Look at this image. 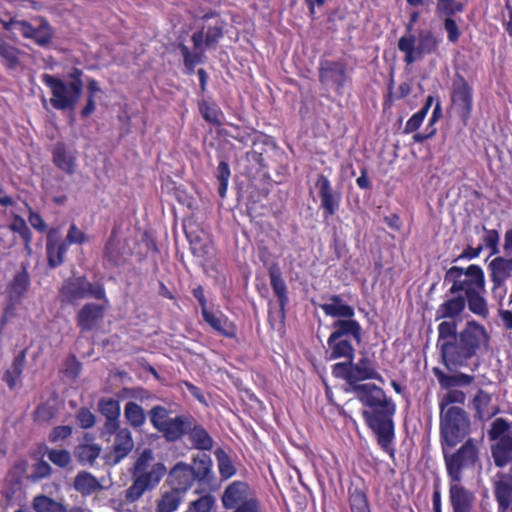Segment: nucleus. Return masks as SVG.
Here are the masks:
<instances>
[{"label": "nucleus", "mask_w": 512, "mask_h": 512, "mask_svg": "<svg viewBox=\"0 0 512 512\" xmlns=\"http://www.w3.org/2000/svg\"><path fill=\"white\" fill-rule=\"evenodd\" d=\"M333 331L327 339L329 360L343 358L344 362L332 366V374L338 379L345 380L349 386L346 392H351L356 399L368 409L362 411V417L367 427L376 437L380 448L390 457L395 455L393 442L395 439L394 416L396 403L386 395L385 391L374 383H356L353 373L355 348L362 341V327L358 321H334Z\"/></svg>", "instance_id": "nucleus-1"}, {"label": "nucleus", "mask_w": 512, "mask_h": 512, "mask_svg": "<svg viewBox=\"0 0 512 512\" xmlns=\"http://www.w3.org/2000/svg\"><path fill=\"white\" fill-rule=\"evenodd\" d=\"M444 283L451 284L446 296L436 310V319H454L465 310L466 304L471 313L486 319L489 316L485 274L481 266L471 264L466 268L450 267L444 276Z\"/></svg>", "instance_id": "nucleus-2"}, {"label": "nucleus", "mask_w": 512, "mask_h": 512, "mask_svg": "<svg viewBox=\"0 0 512 512\" xmlns=\"http://www.w3.org/2000/svg\"><path fill=\"white\" fill-rule=\"evenodd\" d=\"M489 340L486 328L475 320L467 321L459 332L455 321L438 325L437 346L442 363L449 371L468 367L472 359L487 349Z\"/></svg>", "instance_id": "nucleus-3"}, {"label": "nucleus", "mask_w": 512, "mask_h": 512, "mask_svg": "<svg viewBox=\"0 0 512 512\" xmlns=\"http://www.w3.org/2000/svg\"><path fill=\"white\" fill-rule=\"evenodd\" d=\"M482 441L468 437L459 448L441 449L449 478V497L475 499L472 491L461 484L465 471H474L481 464Z\"/></svg>", "instance_id": "nucleus-4"}, {"label": "nucleus", "mask_w": 512, "mask_h": 512, "mask_svg": "<svg viewBox=\"0 0 512 512\" xmlns=\"http://www.w3.org/2000/svg\"><path fill=\"white\" fill-rule=\"evenodd\" d=\"M213 463L210 456L203 454L194 457L191 464L178 462L168 473L167 484L180 493L188 491L194 482L200 489L210 488L214 480Z\"/></svg>", "instance_id": "nucleus-5"}, {"label": "nucleus", "mask_w": 512, "mask_h": 512, "mask_svg": "<svg viewBox=\"0 0 512 512\" xmlns=\"http://www.w3.org/2000/svg\"><path fill=\"white\" fill-rule=\"evenodd\" d=\"M471 420L461 407L451 406L439 414V439L441 449L455 448L471 434Z\"/></svg>", "instance_id": "nucleus-6"}, {"label": "nucleus", "mask_w": 512, "mask_h": 512, "mask_svg": "<svg viewBox=\"0 0 512 512\" xmlns=\"http://www.w3.org/2000/svg\"><path fill=\"white\" fill-rule=\"evenodd\" d=\"M488 438L491 442V455L494 464L498 468L510 466L509 472H498L497 480H502V475L510 476L512 480V422L505 418H496L488 430Z\"/></svg>", "instance_id": "nucleus-7"}, {"label": "nucleus", "mask_w": 512, "mask_h": 512, "mask_svg": "<svg viewBox=\"0 0 512 512\" xmlns=\"http://www.w3.org/2000/svg\"><path fill=\"white\" fill-rule=\"evenodd\" d=\"M442 39L431 30L423 29L417 37L413 34L403 35L398 39L397 47L404 53V62L411 65L421 60L425 55L436 54Z\"/></svg>", "instance_id": "nucleus-8"}, {"label": "nucleus", "mask_w": 512, "mask_h": 512, "mask_svg": "<svg viewBox=\"0 0 512 512\" xmlns=\"http://www.w3.org/2000/svg\"><path fill=\"white\" fill-rule=\"evenodd\" d=\"M59 297L62 303L75 304L85 298L103 300L108 303L104 284L90 282L85 275L72 276L65 279L59 289Z\"/></svg>", "instance_id": "nucleus-9"}, {"label": "nucleus", "mask_w": 512, "mask_h": 512, "mask_svg": "<svg viewBox=\"0 0 512 512\" xmlns=\"http://www.w3.org/2000/svg\"><path fill=\"white\" fill-rule=\"evenodd\" d=\"M42 83L49 88L51 97L49 104L58 111H72L76 108L83 91L71 82L56 75L43 73Z\"/></svg>", "instance_id": "nucleus-10"}, {"label": "nucleus", "mask_w": 512, "mask_h": 512, "mask_svg": "<svg viewBox=\"0 0 512 512\" xmlns=\"http://www.w3.org/2000/svg\"><path fill=\"white\" fill-rule=\"evenodd\" d=\"M433 374L436 377L440 387L448 390L439 402L440 411H447L451 404H465L466 394L456 387H466L471 385L475 377L473 375L458 372L456 374H447L440 368L434 367Z\"/></svg>", "instance_id": "nucleus-11"}, {"label": "nucleus", "mask_w": 512, "mask_h": 512, "mask_svg": "<svg viewBox=\"0 0 512 512\" xmlns=\"http://www.w3.org/2000/svg\"><path fill=\"white\" fill-rule=\"evenodd\" d=\"M270 286L277 298L279 309L268 311V323L273 330H280L285 326L286 307L289 303L288 287L283 278L281 268L277 263L272 264L268 269Z\"/></svg>", "instance_id": "nucleus-12"}, {"label": "nucleus", "mask_w": 512, "mask_h": 512, "mask_svg": "<svg viewBox=\"0 0 512 512\" xmlns=\"http://www.w3.org/2000/svg\"><path fill=\"white\" fill-rule=\"evenodd\" d=\"M318 79L321 84L331 86L339 95L343 93L346 86L352 84L348 63L343 58L337 60L320 59Z\"/></svg>", "instance_id": "nucleus-13"}, {"label": "nucleus", "mask_w": 512, "mask_h": 512, "mask_svg": "<svg viewBox=\"0 0 512 512\" xmlns=\"http://www.w3.org/2000/svg\"><path fill=\"white\" fill-rule=\"evenodd\" d=\"M452 107L464 125H467L473 110V89L461 74H456L451 89Z\"/></svg>", "instance_id": "nucleus-14"}, {"label": "nucleus", "mask_w": 512, "mask_h": 512, "mask_svg": "<svg viewBox=\"0 0 512 512\" xmlns=\"http://www.w3.org/2000/svg\"><path fill=\"white\" fill-rule=\"evenodd\" d=\"M488 264L487 271L492 283L491 292L495 298L502 300L506 293V282L512 277V259L505 255H495Z\"/></svg>", "instance_id": "nucleus-15"}, {"label": "nucleus", "mask_w": 512, "mask_h": 512, "mask_svg": "<svg viewBox=\"0 0 512 512\" xmlns=\"http://www.w3.org/2000/svg\"><path fill=\"white\" fill-rule=\"evenodd\" d=\"M131 255L126 239H122L119 230L113 228L103 249L104 267L112 269L123 266Z\"/></svg>", "instance_id": "nucleus-16"}, {"label": "nucleus", "mask_w": 512, "mask_h": 512, "mask_svg": "<svg viewBox=\"0 0 512 512\" xmlns=\"http://www.w3.org/2000/svg\"><path fill=\"white\" fill-rule=\"evenodd\" d=\"M165 473V465L158 462L152 466L149 474L133 476V483L125 492V500L128 503H133L140 499L145 491L153 489L159 484Z\"/></svg>", "instance_id": "nucleus-17"}, {"label": "nucleus", "mask_w": 512, "mask_h": 512, "mask_svg": "<svg viewBox=\"0 0 512 512\" xmlns=\"http://www.w3.org/2000/svg\"><path fill=\"white\" fill-rule=\"evenodd\" d=\"M315 188L320 199V209L324 220L332 217L340 208L342 193L334 190L331 181L324 174H319L315 181Z\"/></svg>", "instance_id": "nucleus-18"}, {"label": "nucleus", "mask_w": 512, "mask_h": 512, "mask_svg": "<svg viewBox=\"0 0 512 512\" xmlns=\"http://www.w3.org/2000/svg\"><path fill=\"white\" fill-rule=\"evenodd\" d=\"M134 448V440L131 431L124 427L112 437L107 445L103 459L109 465H117L125 459Z\"/></svg>", "instance_id": "nucleus-19"}, {"label": "nucleus", "mask_w": 512, "mask_h": 512, "mask_svg": "<svg viewBox=\"0 0 512 512\" xmlns=\"http://www.w3.org/2000/svg\"><path fill=\"white\" fill-rule=\"evenodd\" d=\"M254 497L250 486L246 482L236 480L224 489L221 502L223 508L235 512L241 505H245Z\"/></svg>", "instance_id": "nucleus-20"}, {"label": "nucleus", "mask_w": 512, "mask_h": 512, "mask_svg": "<svg viewBox=\"0 0 512 512\" xmlns=\"http://www.w3.org/2000/svg\"><path fill=\"white\" fill-rule=\"evenodd\" d=\"M201 316L204 322L219 336L227 339L237 337L238 327L236 323L230 320L222 311L208 309Z\"/></svg>", "instance_id": "nucleus-21"}, {"label": "nucleus", "mask_w": 512, "mask_h": 512, "mask_svg": "<svg viewBox=\"0 0 512 512\" xmlns=\"http://www.w3.org/2000/svg\"><path fill=\"white\" fill-rule=\"evenodd\" d=\"M68 246L62 241L59 230L50 228L46 237V257L47 265L51 269H55L64 263Z\"/></svg>", "instance_id": "nucleus-22"}, {"label": "nucleus", "mask_w": 512, "mask_h": 512, "mask_svg": "<svg viewBox=\"0 0 512 512\" xmlns=\"http://www.w3.org/2000/svg\"><path fill=\"white\" fill-rule=\"evenodd\" d=\"M469 408L474 411V419L482 422L490 420L499 413L498 406L492 404V395L482 388L473 395Z\"/></svg>", "instance_id": "nucleus-23"}, {"label": "nucleus", "mask_w": 512, "mask_h": 512, "mask_svg": "<svg viewBox=\"0 0 512 512\" xmlns=\"http://www.w3.org/2000/svg\"><path fill=\"white\" fill-rule=\"evenodd\" d=\"M191 40L194 49L193 53L184 43H179L177 46L183 57V64L190 73L197 64L202 63L205 59V49L203 48L205 38L203 30L194 32L191 36Z\"/></svg>", "instance_id": "nucleus-24"}, {"label": "nucleus", "mask_w": 512, "mask_h": 512, "mask_svg": "<svg viewBox=\"0 0 512 512\" xmlns=\"http://www.w3.org/2000/svg\"><path fill=\"white\" fill-rule=\"evenodd\" d=\"M348 503L351 512H371L368 487L361 476L352 480L348 486Z\"/></svg>", "instance_id": "nucleus-25"}, {"label": "nucleus", "mask_w": 512, "mask_h": 512, "mask_svg": "<svg viewBox=\"0 0 512 512\" xmlns=\"http://www.w3.org/2000/svg\"><path fill=\"white\" fill-rule=\"evenodd\" d=\"M195 417L190 413H183L171 417L167 423L162 436L167 442L175 443L187 436Z\"/></svg>", "instance_id": "nucleus-26"}, {"label": "nucleus", "mask_w": 512, "mask_h": 512, "mask_svg": "<svg viewBox=\"0 0 512 512\" xmlns=\"http://www.w3.org/2000/svg\"><path fill=\"white\" fill-rule=\"evenodd\" d=\"M105 306L89 302L84 304L76 315V323L81 331H92L102 321Z\"/></svg>", "instance_id": "nucleus-27"}, {"label": "nucleus", "mask_w": 512, "mask_h": 512, "mask_svg": "<svg viewBox=\"0 0 512 512\" xmlns=\"http://www.w3.org/2000/svg\"><path fill=\"white\" fill-rule=\"evenodd\" d=\"M51 155L52 163L57 169L69 176L75 173L77 167L76 155L64 142L59 141L55 143L51 150Z\"/></svg>", "instance_id": "nucleus-28"}, {"label": "nucleus", "mask_w": 512, "mask_h": 512, "mask_svg": "<svg viewBox=\"0 0 512 512\" xmlns=\"http://www.w3.org/2000/svg\"><path fill=\"white\" fill-rule=\"evenodd\" d=\"M493 494L498 512H512V480H510V476L502 475V480L494 481Z\"/></svg>", "instance_id": "nucleus-29"}, {"label": "nucleus", "mask_w": 512, "mask_h": 512, "mask_svg": "<svg viewBox=\"0 0 512 512\" xmlns=\"http://www.w3.org/2000/svg\"><path fill=\"white\" fill-rule=\"evenodd\" d=\"M26 363V350L20 351L14 356L11 366L5 370L2 380L10 391L22 386V374Z\"/></svg>", "instance_id": "nucleus-30"}, {"label": "nucleus", "mask_w": 512, "mask_h": 512, "mask_svg": "<svg viewBox=\"0 0 512 512\" xmlns=\"http://www.w3.org/2000/svg\"><path fill=\"white\" fill-rule=\"evenodd\" d=\"M353 373L356 383L365 380L383 381V378L376 370L373 361L367 356L361 357L357 363L353 362Z\"/></svg>", "instance_id": "nucleus-31"}, {"label": "nucleus", "mask_w": 512, "mask_h": 512, "mask_svg": "<svg viewBox=\"0 0 512 512\" xmlns=\"http://www.w3.org/2000/svg\"><path fill=\"white\" fill-rule=\"evenodd\" d=\"M187 436L192 446L197 450L210 451L213 448V439L197 419L192 424Z\"/></svg>", "instance_id": "nucleus-32"}, {"label": "nucleus", "mask_w": 512, "mask_h": 512, "mask_svg": "<svg viewBox=\"0 0 512 512\" xmlns=\"http://www.w3.org/2000/svg\"><path fill=\"white\" fill-rule=\"evenodd\" d=\"M30 286V277L25 265H22L21 271L17 272L7 286L8 296L22 300Z\"/></svg>", "instance_id": "nucleus-33"}, {"label": "nucleus", "mask_w": 512, "mask_h": 512, "mask_svg": "<svg viewBox=\"0 0 512 512\" xmlns=\"http://www.w3.org/2000/svg\"><path fill=\"white\" fill-rule=\"evenodd\" d=\"M198 110L202 118L209 124L219 127L222 125L223 112L212 99L198 101Z\"/></svg>", "instance_id": "nucleus-34"}, {"label": "nucleus", "mask_w": 512, "mask_h": 512, "mask_svg": "<svg viewBox=\"0 0 512 512\" xmlns=\"http://www.w3.org/2000/svg\"><path fill=\"white\" fill-rule=\"evenodd\" d=\"M102 448L95 443H81L75 447L74 455L81 465L93 466L100 456Z\"/></svg>", "instance_id": "nucleus-35"}, {"label": "nucleus", "mask_w": 512, "mask_h": 512, "mask_svg": "<svg viewBox=\"0 0 512 512\" xmlns=\"http://www.w3.org/2000/svg\"><path fill=\"white\" fill-rule=\"evenodd\" d=\"M73 486L74 489L82 495H90L101 489V485L97 478L87 471H80L76 475Z\"/></svg>", "instance_id": "nucleus-36"}, {"label": "nucleus", "mask_w": 512, "mask_h": 512, "mask_svg": "<svg viewBox=\"0 0 512 512\" xmlns=\"http://www.w3.org/2000/svg\"><path fill=\"white\" fill-rule=\"evenodd\" d=\"M387 90L388 92L383 99V108L385 110L391 109L396 100H400L407 97L412 91V86L409 82H402L397 87L396 91H394V78L391 77L388 83Z\"/></svg>", "instance_id": "nucleus-37"}, {"label": "nucleus", "mask_w": 512, "mask_h": 512, "mask_svg": "<svg viewBox=\"0 0 512 512\" xmlns=\"http://www.w3.org/2000/svg\"><path fill=\"white\" fill-rule=\"evenodd\" d=\"M124 417L127 423L135 430L140 429L146 423L144 409L133 401H129L125 404Z\"/></svg>", "instance_id": "nucleus-38"}, {"label": "nucleus", "mask_w": 512, "mask_h": 512, "mask_svg": "<svg viewBox=\"0 0 512 512\" xmlns=\"http://www.w3.org/2000/svg\"><path fill=\"white\" fill-rule=\"evenodd\" d=\"M319 307L322 311L330 317L338 318L336 321H356L353 319L355 316L354 308L346 303L340 305H327L320 304Z\"/></svg>", "instance_id": "nucleus-39"}, {"label": "nucleus", "mask_w": 512, "mask_h": 512, "mask_svg": "<svg viewBox=\"0 0 512 512\" xmlns=\"http://www.w3.org/2000/svg\"><path fill=\"white\" fill-rule=\"evenodd\" d=\"M35 512H66V506L44 494L37 495L32 500Z\"/></svg>", "instance_id": "nucleus-40"}, {"label": "nucleus", "mask_w": 512, "mask_h": 512, "mask_svg": "<svg viewBox=\"0 0 512 512\" xmlns=\"http://www.w3.org/2000/svg\"><path fill=\"white\" fill-rule=\"evenodd\" d=\"M483 236L481 243L482 250L487 249L490 251V256L498 255L500 253V233L497 229H488L486 226L482 227Z\"/></svg>", "instance_id": "nucleus-41"}, {"label": "nucleus", "mask_w": 512, "mask_h": 512, "mask_svg": "<svg viewBox=\"0 0 512 512\" xmlns=\"http://www.w3.org/2000/svg\"><path fill=\"white\" fill-rule=\"evenodd\" d=\"M10 230L14 233L19 234L24 242L25 250L30 253L31 252V243H32V232L28 227L24 218L19 215H15L12 223L9 226Z\"/></svg>", "instance_id": "nucleus-42"}, {"label": "nucleus", "mask_w": 512, "mask_h": 512, "mask_svg": "<svg viewBox=\"0 0 512 512\" xmlns=\"http://www.w3.org/2000/svg\"><path fill=\"white\" fill-rule=\"evenodd\" d=\"M151 425L161 434L169 422V410L162 405H155L148 411Z\"/></svg>", "instance_id": "nucleus-43"}, {"label": "nucleus", "mask_w": 512, "mask_h": 512, "mask_svg": "<svg viewBox=\"0 0 512 512\" xmlns=\"http://www.w3.org/2000/svg\"><path fill=\"white\" fill-rule=\"evenodd\" d=\"M98 411L105 419H119L121 413L120 403L114 398L103 397L98 401Z\"/></svg>", "instance_id": "nucleus-44"}, {"label": "nucleus", "mask_w": 512, "mask_h": 512, "mask_svg": "<svg viewBox=\"0 0 512 512\" xmlns=\"http://www.w3.org/2000/svg\"><path fill=\"white\" fill-rule=\"evenodd\" d=\"M182 499V493L171 489L165 492L157 504V512H174L177 510Z\"/></svg>", "instance_id": "nucleus-45"}, {"label": "nucleus", "mask_w": 512, "mask_h": 512, "mask_svg": "<svg viewBox=\"0 0 512 512\" xmlns=\"http://www.w3.org/2000/svg\"><path fill=\"white\" fill-rule=\"evenodd\" d=\"M215 177L218 181V194L223 199L226 197L229 179L231 177V170L229 164L222 160L219 162L216 171Z\"/></svg>", "instance_id": "nucleus-46"}, {"label": "nucleus", "mask_w": 512, "mask_h": 512, "mask_svg": "<svg viewBox=\"0 0 512 512\" xmlns=\"http://www.w3.org/2000/svg\"><path fill=\"white\" fill-rule=\"evenodd\" d=\"M218 462V470L222 479H229L236 473V468L230 456L223 450L219 449L215 453Z\"/></svg>", "instance_id": "nucleus-47"}, {"label": "nucleus", "mask_w": 512, "mask_h": 512, "mask_svg": "<svg viewBox=\"0 0 512 512\" xmlns=\"http://www.w3.org/2000/svg\"><path fill=\"white\" fill-rule=\"evenodd\" d=\"M0 56L8 69H14L19 64V51L17 48L0 40Z\"/></svg>", "instance_id": "nucleus-48"}, {"label": "nucleus", "mask_w": 512, "mask_h": 512, "mask_svg": "<svg viewBox=\"0 0 512 512\" xmlns=\"http://www.w3.org/2000/svg\"><path fill=\"white\" fill-rule=\"evenodd\" d=\"M463 11V5L456 0H437L436 12L438 16L453 17Z\"/></svg>", "instance_id": "nucleus-49"}, {"label": "nucleus", "mask_w": 512, "mask_h": 512, "mask_svg": "<svg viewBox=\"0 0 512 512\" xmlns=\"http://www.w3.org/2000/svg\"><path fill=\"white\" fill-rule=\"evenodd\" d=\"M153 460L154 455L152 450L144 449L135 462L133 476L149 474L148 468Z\"/></svg>", "instance_id": "nucleus-50"}, {"label": "nucleus", "mask_w": 512, "mask_h": 512, "mask_svg": "<svg viewBox=\"0 0 512 512\" xmlns=\"http://www.w3.org/2000/svg\"><path fill=\"white\" fill-rule=\"evenodd\" d=\"M2 24L5 30L16 28L21 32L23 37L28 39L33 36L34 30L36 29V27L32 26L28 21L16 20L15 18H10L9 21H2Z\"/></svg>", "instance_id": "nucleus-51"}, {"label": "nucleus", "mask_w": 512, "mask_h": 512, "mask_svg": "<svg viewBox=\"0 0 512 512\" xmlns=\"http://www.w3.org/2000/svg\"><path fill=\"white\" fill-rule=\"evenodd\" d=\"M227 125L231 127L235 131V133L227 129H221L219 130L220 135L232 138L244 145H246L249 142L251 138V133L248 130L242 129L239 125L233 123H227Z\"/></svg>", "instance_id": "nucleus-52"}, {"label": "nucleus", "mask_w": 512, "mask_h": 512, "mask_svg": "<svg viewBox=\"0 0 512 512\" xmlns=\"http://www.w3.org/2000/svg\"><path fill=\"white\" fill-rule=\"evenodd\" d=\"M120 425V419L110 420L106 419L103 426L99 431V437L102 441L109 444L112 440V437L118 433L119 430L123 429Z\"/></svg>", "instance_id": "nucleus-53"}, {"label": "nucleus", "mask_w": 512, "mask_h": 512, "mask_svg": "<svg viewBox=\"0 0 512 512\" xmlns=\"http://www.w3.org/2000/svg\"><path fill=\"white\" fill-rule=\"evenodd\" d=\"M47 455L49 460L60 468H66L71 463L70 452L66 449H51Z\"/></svg>", "instance_id": "nucleus-54"}, {"label": "nucleus", "mask_w": 512, "mask_h": 512, "mask_svg": "<svg viewBox=\"0 0 512 512\" xmlns=\"http://www.w3.org/2000/svg\"><path fill=\"white\" fill-rule=\"evenodd\" d=\"M214 503L215 498L211 494H205L190 503L188 512H210Z\"/></svg>", "instance_id": "nucleus-55"}, {"label": "nucleus", "mask_w": 512, "mask_h": 512, "mask_svg": "<svg viewBox=\"0 0 512 512\" xmlns=\"http://www.w3.org/2000/svg\"><path fill=\"white\" fill-rule=\"evenodd\" d=\"M62 241L69 247L71 244L82 245L88 241V236L80 230L75 223H72L68 229L65 239Z\"/></svg>", "instance_id": "nucleus-56"}, {"label": "nucleus", "mask_w": 512, "mask_h": 512, "mask_svg": "<svg viewBox=\"0 0 512 512\" xmlns=\"http://www.w3.org/2000/svg\"><path fill=\"white\" fill-rule=\"evenodd\" d=\"M75 419L82 429L92 428L96 423V416L87 407H81L76 412Z\"/></svg>", "instance_id": "nucleus-57"}, {"label": "nucleus", "mask_w": 512, "mask_h": 512, "mask_svg": "<svg viewBox=\"0 0 512 512\" xmlns=\"http://www.w3.org/2000/svg\"><path fill=\"white\" fill-rule=\"evenodd\" d=\"M51 473L52 468L49 465V463L44 460H39L37 463L33 465V470L30 478L33 482H37L49 477Z\"/></svg>", "instance_id": "nucleus-58"}, {"label": "nucleus", "mask_w": 512, "mask_h": 512, "mask_svg": "<svg viewBox=\"0 0 512 512\" xmlns=\"http://www.w3.org/2000/svg\"><path fill=\"white\" fill-rule=\"evenodd\" d=\"M475 499L449 497L452 512H472Z\"/></svg>", "instance_id": "nucleus-59"}, {"label": "nucleus", "mask_w": 512, "mask_h": 512, "mask_svg": "<svg viewBox=\"0 0 512 512\" xmlns=\"http://www.w3.org/2000/svg\"><path fill=\"white\" fill-rule=\"evenodd\" d=\"M73 433V428L69 425H60L52 429L48 436L50 443H57L59 441L69 438Z\"/></svg>", "instance_id": "nucleus-60"}, {"label": "nucleus", "mask_w": 512, "mask_h": 512, "mask_svg": "<svg viewBox=\"0 0 512 512\" xmlns=\"http://www.w3.org/2000/svg\"><path fill=\"white\" fill-rule=\"evenodd\" d=\"M55 416V409L48 403L37 406L34 411V419L37 422H48Z\"/></svg>", "instance_id": "nucleus-61"}, {"label": "nucleus", "mask_w": 512, "mask_h": 512, "mask_svg": "<svg viewBox=\"0 0 512 512\" xmlns=\"http://www.w3.org/2000/svg\"><path fill=\"white\" fill-rule=\"evenodd\" d=\"M81 372V363L75 355H70L64 362V373L67 377L77 378Z\"/></svg>", "instance_id": "nucleus-62"}, {"label": "nucleus", "mask_w": 512, "mask_h": 512, "mask_svg": "<svg viewBox=\"0 0 512 512\" xmlns=\"http://www.w3.org/2000/svg\"><path fill=\"white\" fill-rule=\"evenodd\" d=\"M444 29L447 32V38L449 42L456 43L458 42L461 32L460 29L456 23V21L453 19V17H445L444 22Z\"/></svg>", "instance_id": "nucleus-63"}, {"label": "nucleus", "mask_w": 512, "mask_h": 512, "mask_svg": "<svg viewBox=\"0 0 512 512\" xmlns=\"http://www.w3.org/2000/svg\"><path fill=\"white\" fill-rule=\"evenodd\" d=\"M425 115L422 112L417 111L414 113L406 122L405 127L403 129L404 134H411L416 132L422 125Z\"/></svg>", "instance_id": "nucleus-64"}]
</instances>
